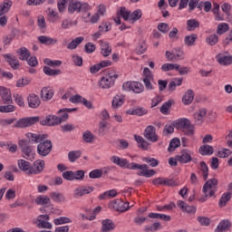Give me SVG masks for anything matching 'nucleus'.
I'll return each instance as SVG.
<instances>
[{
    "instance_id": "nucleus-36",
    "label": "nucleus",
    "mask_w": 232,
    "mask_h": 232,
    "mask_svg": "<svg viewBox=\"0 0 232 232\" xmlns=\"http://www.w3.org/2000/svg\"><path fill=\"white\" fill-rule=\"evenodd\" d=\"M200 23H198V20L196 19H189L187 21V30L188 32H193V30H197V28H199Z\"/></svg>"
},
{
    "instance_id": "nucleus-10",
    "label": "nucleus",
    "mask_w": 232,
    "mask_h": 232,
    "mask_svg": "<svg viewBox=\"0 0 232 232\" xmlns=\"http://www.w3.org/2000/svg\"><path fill=\"white\" fill-rule=\"evenodd\" d=\"M177 160L179 164H189V162L193 161L191 151L189 150L183 149L180 151V154L177 155Z\"/></svg>"
},
{
    "instance_id": "nucleus-45",
    "label": "nucleus",
    "mask_w": 232,
    "mask_h": 232,
    "mask_svg": "<svg viewBox=\"0 0 232 232\" xmlns=\"http://www.w3.org/2000/svg\"><path fill=\"white\" fill-rule=\"evenodd\" d=\"M82 152L81 150H71L68 153V160L71 162H75L77 159H81Z\"/></svg>"
},
{
    "instance_id": "nucleus-51",
    "label": "nucleus",
    "mask_w": 232,
    "mask_h": 232,
    "mask_svg": "<svg viewBox=\"0 0 232 232\" xmlns=\"http://www.w3.org/2000/svg\"><path fill=\"white\" fill-rule=\"evenodd\" d=\"M162 72H171V70H179L178 63H164L161 66Z\"/></svg>"
},
{
    "instance_id": "nucleus-25",
    "label": "nucleus",
    "mask_w": 232,
    "mask_h": 232,
    "mask_svg": "<svg viewBox=\"0 0 232 232\" xmlns=\"http://www.w3.org/2000/svg\"><path fill=\"white\" fill-rule=\"evenodd\" d=\"M232 198V192H225L218 202V206L219 208H226V206L227 205V202H229V200H231Z\"/></svg>"
},
{
    "instance_id": "nucleus-17",
    "label": "nucleus",
    "mask_w": 232,
    "mask_h": 232,
    "mask_svg": "<svg viewBox=\"0 0 232 232\" xmlns=\"http://www.w3.org/2000/svg\"><path fill=\"white\" fill-rule=\"evenodd\" d=\"M5 61L13 68V70H19V60L12 54H4Z\"/></svg>"
},
{
    "instance_id": "nucleus-27",
    "label": "nucleus",
    "mask_w": 232,
    "mask_h": 232,
    "mask_svg": "<svg viewBox=\"0 0 232 232\" xmlns=\"http://www.w3.org/2000/svg\"><path fill=\"white\" fill-rule=\"evenodd\" d=\"M102 232H108L115 229V224L111 219H105L102 221Z\"/></svg>"
},
{
    "instance_id": "nucleus-21",
    "label": "nucleus",
    "mask_w": 232,
    "mask_h": 232,
    "mask_svg": "<svg viewBox=\"0 0 232 232\" xmlns=\"http://www.w3.org/2000/svg\"><path fill=\"white\" fill-rule=\"evenodd\" d=\"M0 95L5 103L10 104L12 102V92L5 87H0Z\"/></svg>"
},
{
    "instance_id": "nucleus-18",
    "label": "nucleus",
    "mask_w": 232,
    "mask_h": 232,
    "mask_svg": "<svg viewBox=\"0 0 232 232\" xmlns=\"http://www.w3.org/2000/svg\"><path fill=\"white\" fill-rule=\"evenodd\" d=\"M95 189L94 187L89 186L86 188H77L74 189V197H82L84 195H90Z\"/></svg>"
},
{
    "instance_id": "nucleus-50",
    "label": "nucleus",
    "mask_w": 232,
    "mask_h": 232,
    "mask_svg": "<svg viewBox=\"0 0 232 232\" xmlns=\"http://www.w3.org/2000/svg\"><path fill=\"white\" fill-rule=\"evenodd\" d=\"M117 14L125 21H130V16L131 15V13L126 10V7H121L120 11Z\"/></svg>"
},
{
    "instance_id": "nucleus-55",
    "label": "nucleus",
    "mask_w": 232,
    "mask_h": 232,
    "mask_svg": "<svg viewBox=\"0 0 232 232\" xmlns=\"http://www.w3.org/2000/svg\"><path fill=\"white\" fill-rule=\"evenodd\" d=\"M144 222H146V224H149V222H151V220H150L149 218L140 216L134 218V223L136 224V226H142Z\"/></svg>"
},
{
    "instance_id": "nucleus-57",
    "label": "nucleus",
    "mask_w": 232,
    "mask_h": 232,
    "mask_svg": "<svg viewBox=\"0 0 232 232\" xmlns=\"http://www.w3.org/2000/svg\"><path fill=\"white\" fill-rule=\"evenodd\" d=\"M70 222H72V219L66 217H61L53 220V224L55 226H61V224H70Z\"/></svg>"
},
{
    "instance_id": "nucleus-2",
    "label": "nucleus",
    "mask_w": 232,
    "mask_h": 232,
    "mask_svg": "<svg viewBox=\"0 0 232 232\" xmlns=\"http://www.w3.org/2000/svg\"><path fill=\"white\" fill-rule=\"evenodd\" d=\"M176 130H182L183 133L188 137L195 134V127L191 125V121L188 118H181L172 122Z\"/></svg>"
},
{
    "instance_id": "nucleus-23",
    "label": "nucleus",
    "mask_w": 232,
    "mask_h": 232,
    "mask_svg": "<svg viewBox=\"0 0 232 232\" xmlns=\"http://www.w3.org/2000/svg\"><path fill=\"white\" fill-rule=\"evenodd\" d=\"M18 168L22 171H24L26 175H30V169H32V165L29 161H26L24 160H18Z\"/></svg>"
},
{
    "instance_id": "nucleus-60",
    "label": "nucleus",
    "mask_w": 232,
    "mask_h": 232,
    "mask_svg": "<svg viewBox=\"0 0 232 232\" xmlns=\"http://www.w3.org/2000/svg\"><path fill=\"white\" fill-rule=\"evenodd\" d=\"M1 113H11L12 111H15V106L14 105H2L0 106Z\"/></svg>"
},
{
    "instance_id": "nucleus-1",
    "label": "nucleus",
    "mask_w": 232,
    "mask_h": 232,
    "mask_svg": "<svg viewBox=\"0 0 232 232\" xmlns=\"http://www.w3.org/2000/svg\"><path fill=\"white\" fill-rule=\"evenodd\" d=\"M111 161L112 164H115L120 168H126L127 169H140V171L137 172L138 177H146V179H150V177L157 175V171L155 169H150V167L146 164L140 165L135 162L130 163L128 162V160L118 156H112L111 158Z\"/></svg>"
},
{
    "instance_id": "nucleus-15",
    "label": "nucleus",
    "mask_w": 232,
    "mask_h": 232,
    "mask_svg": "<svg viewBox=\"0 0 232 232\" xmlns=\"http://www.w3.org/2000/svg\"><path fill=\"white\" fill-rule=\"evenodd\" d=\"M177 205L184 213H188L189 215H195V213H197V207L189 206L183 200L178 201Z\"/></svg>"
},
{
    "instance_id": "nucleus-12",
    "label": "nucleus",
    "mask_w": 232,
    "mask_h": 232,
    "mask_svg": "<svg viewBox=\"0 0 232 232\" xmlns=\"http://www.w3.org/2000/svg\"><path fill=\"white\" fill-rule=\"evenodd\" d=\"M19 148L25 157H31L32 152L34 151V148L32 147L30 141L26 140H21L18 142Z\"/></svg>"
},
{
    "instance_id": "nucleus-64",
    "label": "nucleus",
    "mask_w": 232,
    "mask_h": 232,
    "mask_svg": "<svg viewBox=\"0 0 232 232\" xmlns=\"http://www.w3.org/2000/svg\"><path fill=\"white\" fill-rule=\"evenodd\" d=\"M231 153V150L223 149L222 150L218 151V157H219V159H227V157H229Z\"/></svg>"
},
{
    "instance_id": "nucleus-53",
    "label": "nucleus",
    "mask_w": 232,
    "mask_h": 232,
    "mask_svg": "<svg viewBox=\"0 0 232 232\" xmlns=\"http://www.w3.org/2000/svg\"><path fill=\"white\" fill-rule=\"evenodd\" d=\"M206 43L209 44V46H215L217 43H218V35L217 34H210L206 38Z\"/></svg>"
},
{
    "instance_id": "nucleus-32",
    "label": "nucleus",
    "mask_w": 232,
    "mask_h": 232,
    "mask_svg": "<svg viewBox=\"0 0 232 232\" xmlns=\"http://www.w3.org/2000/svg\"><path fill=\"white\" fill-rule=\"evenodd\" d=\"M199 171H201L204 180H208V177H209V167H208L206 161H200Z\"/></svg>"
},
{
    "instance_id": "nucleus-54",
    "label": "nucleus",
    "mask_w": 232,
    "mask_h": 232,
    "mask_svg": "<svg viewBox=\"0 0 232 232\" xmlns=\"http://www.w3.org/2000/svg\"><path fill=\"white\" fill-rule=\"evenodd\" d=\"M142 161L147 162V164H150L151 168H157V166H159L160 164L159 160L155 158H143Z\"/></svg>"
},
{
    "instance_id": "nucleus-5",
    "label": "nucleus",
    "mask_w": 232,
    "mask_h": 232,
    "mask_svg": "<svg viewBox=\"0 0 232 232\" xmlns=\"http://www.w3.org/2000/svg\"><path fill=\"white\" fill-rule=\"evenodd\" d=\"M124 92H133V93H142L144 85L139 82H126L122 84Z\"/></svg>"
},
{
    "instance_id": "nucleus-14",
    "label": "nucleus",
    "mask_w": 232,
    "mask_h": 232,
    "mask_svg": "<svg viewBox=\"0 0 232 232\" xmlns=\"http://www.w3.org/2000/svg\"><path fill=\"white\" fill-rule=\"evenodd\" d=\"M208 115V109L201 108L194 113V122L197 126H200L204 122V119Z\"/></svg>"
},
{
    "instance_id": "nucleus-16",
    "label": "nucleus",
    "mask_w": 232,
    "mask_h": 232,
    "mask_svg": "<svg viewBox=\"0 0 232 232\" xmlns=\"http://www.w3.org/2000/svg\"><path fill=\"white\" fill-rule=\"evenodd\" d=\"M27 102L29 108L35 109L41 106V99H39V96L34 93L29 94V96L27 97Z\"/></svg>"
},
{
    "instance_id": "nucleus-38",
    "label": "nucleus",
    "mask_w": 232,
    "mask_h": 232,
    "mask_svg": "<svg viewBox=\"0 0 232 232\" xmlns=\"http://www.w3.org/2000/svg\"><path fill=\"white\" fill-rule=\"evenodd\" d=\"M44 73L49 77H55V75H61L62 72L60 69H52L48 66L44 67Z\"/></svg>"
},
{
    "instance_id": "nucleus-22",
    "label": "nucleus",
    "mask_w": 232,
    "mask_h": 232,
    "mask_svg": "<svg viewBox=\"0 0 232 232\" xmlns=\"http://www.w3.org/2000/svg\"><path fill=\"white\" fill-rule=\"evenodd\" d=\"M148 110L144 107H138L136 109H130L126 111L127 115H138V117H142V115H147Z\"/></svg>"
},
{
    "instance_id": "nucleus-30",
    "label": "nucleus",
    "mask_w": 232,
    "mask_h": 232,
    "mask_svg": "<svg viewBox=\"0 0 232 232\" xmlns=\"http://www.w3.org/2000/svg\"><path fill=\"white\" fill-rule=\"evenodd\" d=\"M53 97V91L50 90L48 87H44L41 90V98L43 101H50Z\"/></svg>"
},
{
    "instance_id": "nucleus-62",
    "label": "nucleus",
    "mask_w": 232,
    "mask_h": 232,
    "mask_svg": "<svg viewBox=\"0 0 232 232\" xmlns=\"http://www.w3.org/2000/svg\"><path fill=\"white\" fill-rule=\"evenodd\" d=\"M102 177V170L100 169H96L94 170H92L89 173V178L90 179H101Z\"/></svg>"
},
{
    "instance_id": "nucleus-52",
    "label": "nucleus",
    "mask_w": 232,
    "mask_h": 232,
    "mask_svg": "<svg viewBox=\"0 0 232 232\" xmlns=\"http://www.w3.org/2000/svg\"><path fill=\"white\" fill-rule=\"evenodd\" d=\"M108 121L106 120H102L99 123V129H98V133L99 135H104V131L108 130Z\"/></svg>"
},
{
    "instance_id": "nucleus-9",
    "label": "nucleus",
    "mask_w": 232,
    "mask_h": 232,
    "mask_svg": "<svg viewBox=\"0 0 232 232\" xmlns=\"http://www.w3.org/2000/svg\"><path fill=\"white\" fill-rule=\"evenodd\" d=\"M40 124L42 126H59L62 124L61 118L55 115L49 114L45 117V119L40 121Z\"/></svg>"
},
{
    "instance_id": "nucleus-37",
    "label": "nucleus",
    "mask_w": 232,
    "mask_h": 232,
    "mask_svg": "<svg viewBox=\"0 0 232 232\" xmlns=\"http://www.w3.org/2000/svg\"><path fill=\"white\" fill-rule=\"evenodd\" d=\"M35 204L38 206H47L48 204H52V200H50L48 196H38L35 198Z\"/></svg>"
},
{
    "instance_id": "nucleus-4",
    "label": "nucleus",
    "mask_w": 232,
    "mask_h": 232,
    "mask_svg": "<svg viewBox=\"0 0 232 232\" xmlns=\"http://www.w3.org/2000/svg\"><path fill=\"white\" fill-rule=\"evenodd\" d=\"M68 13L78 14L81 12H88L90 10V5L88 3H81L79 1L69 0Z\"/></svg>"
},
{
    "instance_id": "nucleus-61",
    "label": "nucleus",
    "mask_w": 232,
    "mask_h": 232,
    "mask_svg": "<svg viewBox=\"0 0 232 232\" xmlns=\"http://www.w3.org/2000/svg\"><path fill=\"white\" fill-rule=\"evenodd\" d=\"M175 61H180L184 59V52L180 48H176L173 50Z\"/></svg>"
},
{
    "instance_id": "nucleus-20",
    "label": "nucleus",
    "mask_w": 232,
    "mask_h": 232,
    "mask_svg": "<svg viewBox=\"0 0 232 232\" xmlns=\"http://www.w3.org/2000/svg\"><path fill=\"white\" fill-rule=\"evenodd\" d=\"M101 45V53L103 57H108L111 53V46H110L109 43H106L102 40L99 41Z\"/></svg>"
},
{
    "instance_id": "nucleus-46",
    "label": "nucleus",
    "mask_w": 232,
    "mask_h": 232,
    "mask_svg": "<svg viewBox=\"0 0 232 232\" xmlns=\"http://www.w3.org/2000/svg\"><path fill=\"white\" fill-rule=\"evenodd\" d=\"M226 32H229V24L221 23L218 25L217 34L218 35H224Z\"/></svg>"
},
{
    "instance_id": "nucleus-7",
    "label": "nucleus",
    "mask_w": 232,
    "mask_h": 232,
    "mask_svg": "<svg viewBox=\"0 0 232 232\" xmlns=\"http://www.w3.org/2000/svg\"><path fill=\"white\" fill-rule=\"evenodd\" d=\"M118 74H111L108 73L106 76L102 77L101 81L99 82L100 87L102 90H108L115 84V79H118Z\"/></svg>"
},
{
    "instance_id": "nucleus-59",
    "label": "nucleus",
    "mask_w": 232,
    "mask_h": 232,
    "mask_svg": "<svg viewBox=\"0 0 232 232\" xmlns=\"http://www.w3.org/2000/svg\"><path fill=\"white\" fill-rule=\"evenodd\" d=\"M143 81H153V73L148 67L143 69Z\"/></svg>"
},
{
    "instance_id": "nucleus-26",
    "label": "nucleus",
    "mask_w": 232,
    "mask_h": 232,
    "mask_svg": "<svg viewBox=\"0 0 232 232\" xmlns=\"http://www.w3.org/2000/svg\"><path fill=\"white\" fill-rule=\"evenodd\" d=\"M38 41L39 43H41V44H45L46 46H50L52 44H57V39L52 38L50 36H39L38 37Z\"/></svg>"
},
{
    "instance_id": "nucleus-33",
    "label": "nucleus",
    "mask_w": 232,
    "mask_h": 232,
    "mask_svg": "<svg viewBox=\"0 0 232 232\" xmlns=\"http://www.w3.org/2000/svg\"><path fill=\"white\" fill-rule=\"evenodd\" d=\"M173 104H175V101L173 100H169L168 102H165L160 108V111L163 113V115H168L169 113V108H171Z\"/></svg>"
},
{
    "instance_id": "nucleus-34",
    "label": "nucleus",
    "mask_w": 232,
    "mask_h": 232,
    "mask_svg": "<svg viewBox=\"0 0 232 232\" xmlns=\"http://www.w3.org/2000/svg\"><path fill=\"white\" fill-rule=\"evenodd\" d=\"M218 63H219L221 66H229V64H232V56L219 55L218 57Z\"/></svg>"
},
{
    "instance_id": "nucleus-48",
    "label": "nucleus",
    "mask_w": 232,
    "mask_h": 232,
    "mask_svg": "<svg viewBox=\"0 0 232 232\" xmlns=\"http://www.w3.org/2000/svg\"><path fill=\"white\" fill-rule=\"evenodd\" d=\"M161 226H160V222H155L152 225H148L144 227L143 231L146 232H155V231H159V229H160Z\"/></svg>"
},
{
    "instance_id": "nucleus-56",
    "label": "nucleus",
    "mask_w": 232,
    "mask_h": 232,
    "mask_svg": "<svg viewBox=\"0 0 232 232\" xmlns=\"http://www.w3.org/2000/svg\"><path fill=\"white\" fill-rule=\"evenodd\" d=\"M29 126L30 121L28 118L20 119L15 124V128H28Z\"/></svg>"
},
{
    "instance_id": "nucleus-47",
    "label": "nucleus",
    "mask_w": 232,
    "mask_h": 232,
    "mask_svg": "<svg viewBox=\"0 0 232 232\" xmlns=\"http://www.w3.org/2000/svg\"><path fill=\"white\" fill-rule=\"evenodd\" d=\"M122 104H124V99H122V97L119 95L114 96L111 102L112 108L114 109L121 108Z\"/></svg>"
},
{
    "instance_id": "nucleus-41",
    "label": "nucleus",
    "mask_w": 232,
    "mask_h": 232,
    "mask_svg": "<svg viewBox=\"0 0 232 232\" xmlns=\"http://www.w3.org/2000/svg\"><path fill=\"white\" fill-rule=\"evenodd\" d=\"M83 41H84V37L82 36H79L75 38L70 44H68L67 45L68 50H75V48H77V46L81 44V43H82Z\"/></svg>"
},
{
    "instance_id": "nucleus-35",
    "label": "nucleus",
    "mask_w": 232,
    "mask_h": 232,
    "mask_svg": "<svg viewBox=\"0 0 232 232\" xmlns=\"http://www.w3.org/2000/svg\"><path fill=\"white\" fill-rule=\"evenodd\" d=\"M136 142H138V148H140L141 150H148V146H150V143L144 140L141 136L134 135Z\"/></svg>"
},
{
    "instance_id": "nucleus-40",
    "label": "nucleus",
    "mask_w": 232,
    "mask_h": 232,
    "mask_svg": "<svg viewBox=\"0 0 232 232\" xmlns=\"http://www.w3.org/2000/svg\"><path fill=\"white\" fill-rule=\"evenodd\" d=\"M197 37H198L197 34H192L190 35L185 36L184 43L186 46H195Z\"/></svg>"
},
{
    "instance_id": "nucleus-13",
    "label": "nucleus",
    "mask_w": 232,
    "mask_h": 232,
    "mask_svg": "<svg viewBox=\"0 0 232 232\" xmlns=\"http://www.w3.org/2000/svg\"><path fill=\"white\" fill-rule=\"evenodd\" d=\"M25 136L28 139L27 142L31 144L32 142H34L35 144H40L41 142H43V140L48 139L47 134H34L32 132H28L27 134H25Z\"/></svg>"
},
{
    "instance_id": "nucleus-31",
    "label": "nucleus",
    "mask_w": 232,
    "mask_h": 232,
    "mask_svg": "<svg viewBox=\"0 0 232 232\" xmlns=\"http://www.w3.org/2000/svg\"><path fill=\"white\" fill-rule=\"evenodd\" d=\"M46 12L47 21H49V23H57V21H59V15L57 14V12H55L53 9L48 8Z\"/></svg>"
},
{
    "instance_id": "nucleus-39",
    "label": "nucleus",
    "mask_w": 232,
    "mask_h": 232,
    "mask_svg": "<svg viewBox=\"0 0 232 232\" xmlns=\"http://www.w3.org/2000/svg\"><path fill=\"white\" fill-rule=\"evenodd\" d=\"M10 8H12V1L4 2L0 5V17L5 15V14H8Z\"/></svg>"
},
{
    "instance_id": "nucleus-3",
    "label": "nucleus",
    "mask_w": 232,
    "mask_h": 232,
    "mask_svg": "<svg viewBox=\"0 0 232 232\" xmlns=\"http://www.w3.org/2000/svg\"><path fill=\"white\" fill-rule=\"evenodd\" d=\"M217 186H218V179H208L203 185V193L205 197L199 198V202H206V200H208V197H209V198H211V197H215V192L218 191Z\"/></svg>"
},
{
    "instance_id": "nucleus-8",
    "label": "nucleus",
    "mask_w": 232,
    "mask_h": 232,
    "mask_svg": "<svg viewBox=\"0 0 232 232\" xmlns=\"http://www.w3.org/2000/svg\"><path fill=\"white\" fill-rule=\"evenodd\" d=\"M156 131L157 130L153 125H149L144 130L143 137L150 142H157V140H159V136Z\"/></svg>"
},
{
    "instance_id": "nucleus-28",
    "label": "nucleus",
    "mask_w": 232,
    "mask_h": 232,
    "mask_svg": "<svg viewBox=\"0 0 232 232\" xmlns=\"http://www.w3.org/2000/svg\"><path fill=\"white\" fill-rule=\"evenodd\" d=\"M149 218H159L160 220H164V222H169L171 220V216H168L166 214H159L150 212L148 214Z\"/></svg>"
},
{
    "instance_id": "nucleus-63",
    "label": "nucleus",
    "mask_w": 232,
    "mask_h": 232,
    "mask_svg": "<svg viewBox=\"0 0 232 232\" xmlns=\"http://www.w3.org/2000/svg\"><path fill=\"white\" fill-rule=\"evenodd\" d=\"M157 28L159 32H161V34H168V32H169V24L166 23H160Z\"/></svg>"
},
{
    "instance_id": "nucleus-58",
    "label": "nucleus",
    "mask_w": 232,
    "mask_h": 232,
    "mask_svg": "<svg viewBox=\"0 0 232 232\" xmlns=\"http://www.w3.org/2000/svg\"><path fill=\"white\" fill-rule=\"evenodd\" d=\"M143 81H153V73L148 67L143 69Z\"/></svg>"
},
{
    "instance_id": "nucleus-49",
    "label": "nucleus",
    "mask_w": 232,
    "mask_h": 232,
    "mask_svg": "<svg viewBox=\"0 0 232 232\" xmlns=\"http://www.w3.org/2000/svg\"><path fill=\"white\" fill-rule=\"evenodd\" d=\"M94 139L95 135H93V133H92V131L90 130H85L82 134V140H84V142L92 143L93 142Z\"/></svg>"
},
{
    "instance_id": "nucleus-42",
    "label": "nucleus",
    "mask_w": 232,
    "mask_h": 232,
    "mask_svg": "<svg viewBox=\"0 0 232 232\" xmlns=\"http://www.w3.org/2000/svg\"><path fill=\"white\" fill-rule=\"evenodd\" d=\"M214 150L211 145H203L199 148L200 155H213Z\"/></svg>"
},
{
    "instance_id": "nucleus-44",
    "label": "nucleus",
    "mask_w": 232,
    "mask_h": 232,
    "mask_svg": "<svg viewBox=\"0 0 232 232\" xmlns=\"http://www.w3.org/2000/svg\"><path fill=\"white\" fill-rule=\"evenodd\" d=\"M50 197L52 200H53L54 202H64L66 200V198H64V195L59 192H51Z\"/></svg>"
},
{
    "instance_id": "nucleus-11",
    "label": "nucleus",
    "mask_w": 232,
    "mask_h": 232,
    "mask_svg": "<svg viewBox=\"0 0 232 232\" xmlns=\"http://www.w3.org/2000/svg\"><path fill=\"white\" fill-rule=\"evenodd\" d=\"M43 171H44V160H38L31 165L29 173L30 175H39V173H43Z\"/></svg>"
},
{
    "instance_id": "nucleus-6",
    "label": "nucleus",
    "mask_w": 232,
    "mask_h": 232,
    "mask_svg": "<svg viewBox=\"0 0 232 232\" xmlns=\"http://www.w3.org/2000/svg\"><path fill=\"white\" fill-rule=\"evenodd\" d=\"M52 140H44L37 146V153L38 155H40V157H48V155H50V152L52 151Z\"/></svg>"
},
{
    "instance_id": "nucleus-29",
    "label": "nucleus",
    "mask_w": 232,
    "mask_h": 232,
    "mask_svg": "<svg viewBox=\"0 0 232 232\" xmlns=\"http://www.w3.org/2000/svg\"><path fill=\"white\" fill-rule=\"evenodd\" d=\"M16 53H18L21 61H28L30 59V51L26 47H21L17 50Z\"/></svg>"
},
{
    "instance_id": "nucleus-43",
    "label": "nucleus",
    "mask_w": 232,
    "mask_h": 232,
    "mask_svg": "<svg viewBox=\"0 0 232 232\" xmlns=\"http://www.w3.org/2000/svg\"><path fill=\"white\" fill-rule=\"evenodd\" d=\"M179 146H180V139L173 138L169 142L168 151L173 152L175 150H177V148H179Z\"/></svg>"
},
{
    "instance_id": "nucleus-19",
    "label": "nucleus",
    "mask_w": 232,
    "mask_h": 232,
    "mask_svg": "<svg viewBox=\"0 0 232 232\" xmlns=\"http://www.w3.org/2000/svg\"><path fill=\"white\" fill-rule=\"evenodd\" d=\"M231 229V221L229 219H223L218 225L215 232H225L229 231Z\"/></svg>"
},
{
    "instance_id": "nucleus-24",
    "label": "nucleus",
    "mask_w": 232,
    "mask_h": 232,
    "mask_svg": "<svg viewBox=\"0 0 232 232\" xmlns=\"http://www.w3.org/2000/svg\"><path fill=\"white\" fill-rule=\"evenodd\" d=\"M193 99H195V92H193V90L189 89L182 97V102L184 104L189 105L193 102Z\"/></svg>"
}]
</instances>
